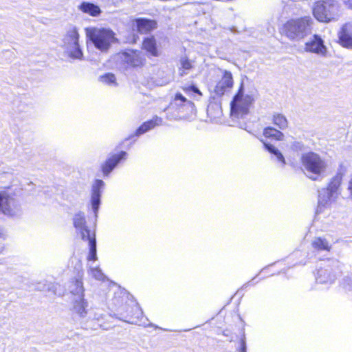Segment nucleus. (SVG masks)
I'll list each match as a JSON object with an SVG mask.
<instances>
[{
	"label": "nucleus",
	"mask_w": 352,
	"mask_h": 352,
	"mask_svg": "<svg viewBox=\"0 0 352 352\" xmlns=\"http://www.w3.org/2000/svg\"><path fill=\"white\" fill-rule=\"evenodd\" d=\"M12 197H13V196H14V194H12V196L10 195ZM14 199V198H12ZM14 202V200L11 202V204Z\"/></svg>",
	"instance_id": "obj_36"
},
{
	"label": "nucleus",
	"mask_w": 352,
	"mask_h": 352,
	"mask_svg": "<svg viewBox=\"0 0 352 352\" xmlns=\"http://www.w3.org/2000/svg\"><path fill=\"white\" fill-rule=\"evenodd\" d=\"M136 30L141 34H150L158 28L157 21L148 18H136L133 20Z\"/></svg>",
	"instance_id": "obj_11"
},
{
	"label": "nucleus",
	"mask_w": 352,
	"mask_h": 352,
	"mask_svg": "<svg viewBox=\"0 0 352 352\" xmlns=\"http://www.w3.org/2000/svg\"><path fill=\"white\" fill-rule=\"evenodd\" d=\"M180 64L181 67L179 69L182 70L184 72L185 71L190 70L194 67L192 60L187 57L182 58L180 59Z\"/></svg>",
	"instance_id": "obj_30"
},
{
	"label": "nucleus",
	"mask_w": 352,
	"mask_h": 352,
	"mask_svg": "<svg viewBox=\"0 0 352 352\" xmlns=\"http://www.w3.org/2000/svg\"><path fill=\"white\" fill-rule=\"evenodd\" d=\"M92 275L97 279L103 280L102 275L100 273V271L97 268L91 270Z\"/></svg>",
	"instance_id": "obj_33"
},
{
	"label": "nucleus",
	"mask_w": 352,
	"mask_h": 352,
	"mask_svg": "<svg viewBox=\"0 0 352 352\" xmlns=\"http://www.w3.org/2000/svg\"><path fill=\"white\" fill-rule=\"evenodd\" d=\"M113 287V300L116 311H121L118 317L120 320L131 323L138 324L144 317V314L140 305L131 299L130 294L124 288L111 281V289Z\"/></svg>",
	"instance_id": "obj_1"
},
{
	"label": "nucleus",
	"mask_w": 352,
	"mask_h": 352,
	"mask_svg": "<svg viewBox=\"0 0 352 352\" xmlns=\"http://www.w3.org/2000/svg\"><path fill=\"white\" fill-rule=\"evenodd\" d=\"M182 89L190 96H192L193 94H197L199 97L203 96L202 92L195 85L182 86Z\"/></svg>",
	"instance_id": "obj_27"
},
{
	"label": "nucleus",
	"mask_w": 352,
	"mask_h": 352,
	"mask_svg": "<svg viewBox=\"0 0 352 352\" xmlns=\"http://www.w3.org/2000/svg\"><path fill=\"white\" fill-rule=\"evenodd\" d=\"M66 36L69 41L68 44L73 45L78 43L79 34L76 27H74L72 29H70L67 32Z\"/></svg>",
	"instance_id": "obj_26"
},
{
	"label": "nucleus",
	"mask_w": 352,
	"mask_h": 352,
	"mask_svg": "<svg viewBox=\"0 0 352 352\" xmlns=\"http://www.w3.org/2000/svg\"><path fill=\"white\" fill-rule=\"evenodd\" d=\"M71 283L73 287L71 293L73 295H78L80 297H83L85 289L83 287L82 276H80L77 278H74Z\"/></svg>",
	"instance_id": "obj_20"
},
{
	"label": "nucleus",
	"mask_w": 352,
	"mask_h": 352,
	"mask_svg": "<svg viewBox=\"0 0 352 352\" xmlns=\"http://www.w3.org/2000/svg\"><path fill=\"white\" fill-rule=\"evenodd\" d=\"M141 48L148 57H158L161 54L157 41L153 35L143 38Z\"/></svg>",
	"instance_id": "obj_13"
},
{
	"label": "nucleus",
	"mask_w": 352,
	"mask_h": 352,
	"mask_svg": "<svg viewBox=\"0 0 352 352\" xmlns=\"http://www.w3.org/2000/svg\"><path fill=\"white\" fill-rule=\"evenodd\" d=\"M338 43L345 48L352 49V23L343 24L338 32Z\"/></svg>",
	"instance_id": "obj_12"
},
{
	"label": "nucleus",
	"mask_w": 352,
	"mask_h": 352,
	"mask_svg": "<svg viewBox=\"0 0 352 352\" xmlns=\"http://www.w3.org/2000/svg\"><path fill=\"white\" fill-rule=\"evenodd\" d=\"M312 14L320 23L336 21L341 14V6L337 0H316L313 5Z\"/></svg>",
	"instance_id": "obj_3"
},
{
	"label": "nucleus",
	"mask_w": 352,
	"mask_h": 352,
	"mask_svg": "<svg viewBox=\"0 0 352 352\" xmlns=\"http://www.w3.org/2000/svg\"><path fill=\"white\" fill-rule=\"evenodd\" d=\"M104 186V182L101 179L95 180L91 188V205L95 212L98 210L100 194Z\"/></svg>",
	"instance_id": "obj_15"
},
{
	"label": "nucleus",
	"mask_w": 352,
	"mask_h": 352,
	"mask_svg": "<svg viewBox=\"0 0 352 352\" xmlns=\"http://www.w3.org/2000/svg\"><path fill=\"white\" fill-rule=\"evenodd\" d=\"M307 52L324 55L327 52L322 39L318 35H314L312 38L305 43Z\"/></svg>",
	"instance_id": "obj_14"
},
{
	"label": "nucleus",
	"mask_w": 352,
	"mask_h": 352,
	"mask_svg": "<svg viewBox=\"0 0 352 352\" xmlns=\"http://www.w3.org/2000/svg\"><path fill=\"white\" fill-rule=\"evenodd\" d=\"M111 38H113V34L112 31L111 32Z\"/></svg>",
	"instance_id": "obj_39"
},
{
	"label": "nucleus",
	"mask_w": 352,
	"mask_h": 352,
	"mask_svg": "<svg viewBox=\"0 0 352 352\" xmlns=\"http://www.w3.org/2000/svg\"><path fill=\"white\" fill-rule=\"evenodd\" d=\"M343 175L341 173H337L333 176L323 188L326 195L318 200L317 206V212H322L324 210L329 207L332 201L338 197L340 192V188L342 182Z\"/></svg>",
	"instance_id": "obj_7"
},
{
	"label": "nucleus",
	"mask_w": 352,
	"mask_h": 352,
	"mask_svg": "<svg viewBox=\"0 0 352 352\" xmlns=\"http://www.w3.org/2000/svg\"><path fill=\"white\" fill-rule=\"evenodd\" d=\"M263 135L266 139L275 141H281L283 140L284 135L280 131L272 126H267L263 129Z\"/></svg>",
	"instance_id": "obj_19"
},
{
	"label": "nucleus",
	"mask_w": 352,
	"mask_h": 352,
	"mask_svg": "<svg viewBox=\"0 0 352 352\" xmlns=\"http://www.w3.org/2000/svg\"><path fill=\"white\" fill-rule=\"evenodd\" d=\"M300 163L305 171L316 176L309 177L314 181L317 179V177L323 175L327 169L325 160L319 154L314 151L303 153L300 157Z\"/></svg>",
	"instance_id": "obj_5"
},
{
	"label": "nucleus",
	"mask_w": 352,
	"mask_h": 352,
	"mask_svg": "<svg viewBox=\"0 0 352 352\" xmlns=\"http://www.w3.org/2000/svg\"><path fill=\"white\" fill-rule=\"evenodd\" d=\"M73 225L76 230L77 234L80 235V239L83 241L88 242L89 254L87 258V260L91 261H96V238L94 226L88 225L85 215L81 212L74 214Z\"/></svg>",
	"instance_id": "obj_2"
},
{
	"label": "nucleus",
	"mask_w": 352,
	"mask_h": 352,
	"mask_svg": "<svg viewBox=\"0 0 352 352\" xmlns=\"http://www.w3.org/2000/svg\"><path fill=\"white\" fill-rule=\"evenodd\" d=\"M98 80L102 84L109 85L110 83V73H106L100 76Z\"/></svg>",
	"instance_id": "obj_31"
},
{
	"label": "nucleus",
	"mask_w": 352,
	"mask_h": 352,
	"mask_svg": "<svg viewBox=\"0 0 352 352\" xmlns=\"http://www.w3.org/2000/svg\"><path fill=\"white\" fill-rule=\"evenodd\" d=\"M261 142L263 144L264 148L271 154L274 155L276 157L277 160L282 164V165L286 164L285 159L283 156V155L281 153V152L276 148L272 144L263 142L261 140Z\"/></svg>",
	"instance_id": "obj_23"
},
{
	"label": "nucleus",
	"mask_w": 352,
	"mask_h": 352,
	"mask_svg": "<svg viewBox=\"0 0 352 352\" xmlns=\"http://www.w3.org/2000/svg\"><path fill=\"white\" fill-rule=\"evenodd\" d=\"M13 201L10 195L3 192L0 193V210L3 212H9L11 211V202Z\"/></svg>",
	"instance_id": "obj_22"
},
{
	"label": "nucleus",
	"mask_w": 352,
	"mask_h": 352,
	"mask_svg": "<svg viewBox=\"0 0 352 352\" xmlns=\"http://www.w3.org/2000/svg\"><path fill=\"white\" fill-rule=\"evenodd\" d=\"M86 36L94 46L102 52H107L110 46V30L104 28H87Z\"/></svg>",
	"instance_id": "obj_8"
},
{
	"label": "nucleus",
	"mask_w": 352,
	"mask_h": 352,
	"mask_svg": "<svg viewBox=\"0 0 352 352\" xmlns=\"http://www.w3.org/2000/svg\"><path fill=\"white\" fill-rule=\"evenodd\" d=\"M87 302L83 297H80L78 300L74 303V310L80 316H85L87 314Z\"/></svg>",
	"instance_id": "obj_24"
},
{
	"label": "nucleus",
	"mask_w": 352,
	"mask_h": 352,
	"mask_svg": "<svg viewBox=\"0 0 352 352\" xmlns=\"http://www.w3.org/2000/svg\"><path fill=\"white\" fill-rule=\"evenodd\" d=\"M188 116V113H186V115L184 116V118H186V117H187Z\"/></svg>",
	"instance_id": "obj_38"
},
{
	"label": "nucleus",
	"mask_w": 352,
	"mask_h": 352,
	"mask_svg": "<svg viewBox=\"0 0 352 352\" xmlns=\"http://www.w3.org/2000/svg\"><path fill=\"white\" fill-rule=\"evenodd\" d=\"M126 153L125 151H121L118 154L111 156V170L116 166L122 161H124L126 158Z\"/></svg>",
	"instance_id": "obj_28"
},
{
	"label": "nucleus",
	"mask_w": 352,
	"mask_h": 352,
	"mask_svg": "<svg viewBox=\"0 0 352 352\" xmlns=\"http://www.w3.org/2000/svg\"><path fill=\"white\" fill-rule=\"evenodd\" d=\"M173 100L175 102L179 101V103H176L175 105L178 111H182V109L184 107H188L191 111L195 110V104L190 100L187 99L181 93L177 92L175 94Z\"/></svg>",
	"instance_id": "obj_18"
},
{
	"label": "nucleus",
	"mask_w": 352,
	"mask_h": 352,
	"mask_svg": "<svg viewBox=\"0 0 352 352\" xmlns=\"http://www.w3.org/2000/svg\"><path fill=\"white\" fill-rule=\"evenodd\" d=\"M312 24L313 20L309 16L292 19L283 24L281 33L291 40H299L308 34Z\"/></svg>",
	"instance_id": "obj_4"
},
{
	"label": "nucleus",
	"mask_w": 352,
	"mask_h": 352,
	"mask_svg": "<svg viewBox=\"0 0 352 352\" xmlns=\"http://www.w3.org/2000/svg\"><path fill=\"white\" fill-rule=\"evenodd\" d=\"M111 82H113V80L112 78L113 77V74H111Z\"/></svg>",
	"instance_id": "obj_37"
},
{
	"label": "nucleus",
	"mask_w": 352,
	"mask_h": 352,
	"mask_svg": "<svg viewBox=\"0 0 352 352\" xmlns=\"http://www.w3.org/2000/svg\"><path fill=\"white\" fill-rule=\"evenodd\" d=\"M347 189L350 192L351 195L352 196V177L349 181Z\"/></svg>",
	"instance_id": "obj_34"
},
{
	"label": "nucleus",
	"mask_w": 352,
	"mask_h": 352,
	"mask_svg": "<svg viewBox=\"0 0 352 352\" xmlns=\"http://www.w3.org/2000/svg\"><path fill=\"white\" fill-rule=\"evenodd\" d=\"M272 123L280 129H285L288 126V121L286 117L279 113H276L272 116Z\"/></svg>",
	"instance_id": "obj_25"
},
{
	"label": "nucleus",
	"mask_w": 352,
	"mask_h": 352,
	"mask_svg": "<svg viewBox=\"0 0 352 352\" xmlns=\"http://www.w3.org/2000/svg\"><path fill=\"white\" fill-rule=\"evenodd\" d=\"M72 45V49H71L69 52V56L72 58H82L83 54L81 49L80 48L79 43L73 44Z\"/></svg>",
	"instance_id": "obj_29"
},
{
	"label": "nucleus",
	"mask_w": 352,
	"mask_h": 352,
	"mask_svg": "<svg viewBox=\"0 0 352 352\" xmlns=\"http://www.w3.org/2000/svg\"><path fill=\"white\" fill-rule=\"evenodd\" d=\"M346 4L349 8L352 9V0H347Z\"/></svg>",
	"instance_id": "obj_35"
},
{
	"label": "nucleus",
	"mask_w": 352,
	"mask_h": 352,
	"mask_svg": "<svg viewBox=\"0 0 352 352\" xmlns=\"http://www.w3.org/2000/svg\"><path fill=\"white\" fill-rule=\"evenodd\" d=\"M254 102L253 95L245 94L244 85L241 82L230 102L231 115L239 117L248 114Z\"/></svg>",
	"instance_id": "obj_6"
},
{
	"label": "nucleus",
	"mask_w": 352,
	"mask_h": 352,
	"mask_svg": "<svg viewBox=\"0 0 352 352\" xmlns=\"http://www.w3.org/2000/svg\"><path fill=\"white\" fill-rule=\"evenodd\" d=\"M118 60L126 68H140L146 63V58L138 50L126 49L117 54Z\"/></svg>",
	"instance_id": "obj_9"
},
{
	"label": "nucleus",
	"mask_w": 352,
	"mask_h": 352,
	"mask_svg": "<svg viewBox=\"0 0 352 352\" xmlns=\"http://www.w3.org/2000/svg\"><path fill=\"white\" fill-rule=\"evenodd\" d=\"M78 10L91 16H98L101 14L100 7L93 3L83 1L78 6Z\"/></svg>",
	"instance_id": "obj_17"
},
{
	"label": "nucleus",
	"mask_w": 352,
	"mask_h": 352,
	"mask_svg": "<svg viewBox=\"0 0 352 352\" xmlns=\"http://www.w3.org/2000/svg\"><path fill=\"white\" fill-rule=\"evenodd\" d=\"M234 84V82L232 73L228 70H223L221 78L214 86V93L217 96L221 97L232 90Z\"/></svg>",
	"instance_id": "obj_10"
},
{
	"label": "nucleus",
	"mask_w": 352,
	"mask_h": 352,
	"mask_svg": "<svg viewBox=\"0 0 352 352\" xmlns=\"http://www.w3.org/2000/svg\"><path fill=\"white\" fill-rule=\"evenodd\" d=\"M312 247L318 251H327L329 252L331 249V245L329 244L326 239L317 237L311 243Z\"/></svg>",
	"instance_id": "obj_21"
},
{
	"label": "nucleus",
	"mask_w": 352,
	"mask_h": 352,
	"mask_svg": "<svg viewBox=\"0 0 352 352\" xmlns=\"http://www.w3.org/2000/svg\"><path fill=\"white\" fill-rule=\"evenodd\" d=\"M162 124V118L157 116H153L151 120L144 122L135 131L137 136L141 135L146 132L160 126Z\"/></svg>",
	"instance_id": "obj_16"
},
{
	"label": "nucleus",
	"mask_w": 352,
	"mask_h": 352,
	"mask_svg": "<svg viewBox=\"0 0 352 352\" xmlns=\"http://www.w3.org/2000/svg\"><path fill=\"white\" fill-rule=\"evenodd\" d=\"M102 170L105 175H108L110 172V160H107L102 165Z\"/></svg>",
	"instance_id": "obj_32"
}]
</instances>
